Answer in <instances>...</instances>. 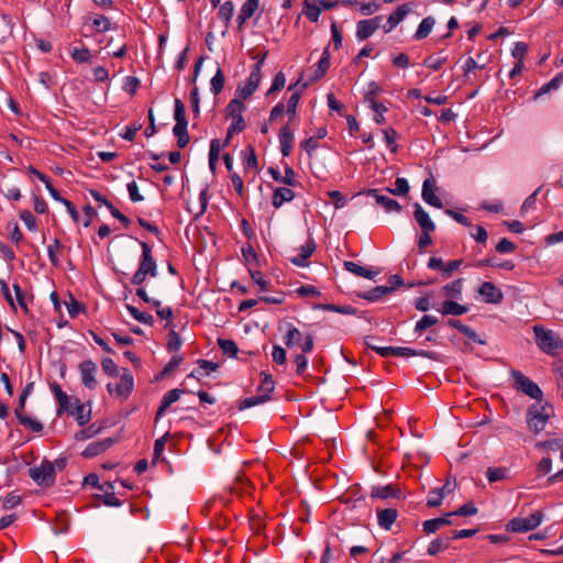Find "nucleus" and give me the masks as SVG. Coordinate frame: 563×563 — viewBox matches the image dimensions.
Here are the masks:
<instances>
[{"label":"nucleus","instance_id":"1","mask_svg":"<svg viewBox=\"0 0 563 563\" xmlns=\"http://www.w3.org/2000/svg\"><path fill=\"white\" fill-rule=\"evenodd\" d=\"M372 335H367L364 338V343L367 347L378 353L382 357L389 356H401V357H411V356H422L432 361H439V353L434 351H424V350H415L411 347H402V346H377L372 345L369 340H372Z\"/></svg>","mask_w":563,"mask_h":563},{"label":"nucleus","instance_id":"2","mask_svg":"<svg viewBox=\"0 0 563 563\" xmlns=\"http://www.w3.org/2000/svg\"><path fill=\"white\" fill-rule=\"evenodd\" d=\"M532 329L536 335V343L542 352L549 355H556L563 349V341L554 331L545 329L540 324L533 325Z\"/></svg>","mask_w":563,"mask_h":563},{"label":"nucleus","instance_id":"3","mask_svg":"<svg viewBox=\"0 0 563 563\" xmlns=\"http://www.w3.org/2000/svg\"><path fill=\"white\" fill-rule=\"evenodd\" d=\"M552 413L553 407L549 402L541 404L539 401L531 405L527 410L529 429L534 433L543 431Z\"/></svg>","mask_w":563,"mask_h":563},{"label":"nucleus","instance_id":"4","mask_svg":"<svg viewBox=\"0 0 563 563\" xmlns=\"http://www.w3.org/2000/svg\"><path fill=\"white\" fill-rule=\"evenodd\" d=\"M261 376L263 378H262V385L258 387V391L262 394L243 399L239 405L240 410H244V409H247V408H251L256 405H260V404L271 400V398H272L271 394L273 393L274 385H275L273 377H272V375L266 374L265 372H262Z\"/></svg>","mask_w":563,"mask_h":563},{"label":"nucleus","instance_id":"5","mask_svg":"<svg viewBox=\"0 0 563 563\" xmlns=\"http://www.w3.org/2000/svg\"><path fill=\"white\" fill-rule=\"evenodd\" d=\"M543 520V512L541 510H538L533 514H531L527 518H512L510 519L505 528L506 531L515 532V533H521V532H528L532 531L536 528H538Z\"/></svg>","mask_w":563,"mask_h":563},{"label":"nucleus","instance_id":"6","mask_svg":"<svg viewBox=\"0 0 563 563\" xmlns=\"http://www.w3.org/2000/svg\"><path fill=\"white\" fill-rule=\"evenodd\" d=\"M29 475L38 486L49 487L55 483L56 472L51 461L43 460L40 466L29 468Z\"/></svg>","mask_w":563,"mask_h":563},{"label":"nucleus","instance_id":"7","mask_svg":"<svg viewBox=\"0 0 563 563\" xmlns=\"http://www.w3.org/2000/svg\"><path fill=\"white\" fill-rule=\"evenodd\" d=\"M510 375L514 378V387L516 389L538 401L542 399L543 393L534 382L517 369H511Z\"/></svg>","mask_w":563,"mask_h":563},{"label":"nucleus","instance_id":"8","mask_svg":"<svg viewBox=\"0 0 563 563\" xmlns=\"http://www.w3.org/2000/svg\"><path fill=\"white\" fill-rule=\"evenodd\" d=\"M174 118L176 120V124L173 129L174 135L177 141H189V134L187 131V119H186V108L180 99L175 100V112Z\"/></svg>","mask_w":563,"mask_h":563},{"label":"nucleus","instance_id":"9","mask_svg":"<svg viewBox=\"0 0 563 563\" xmlns=\"http://www.w3.org/2000/svg\"><path fill=\"white\" fill-rule=\"evenodd\" d=\"M26 399L24 395H20L18 406L14 409V415L20 424L29 427L34 432H41L43 430V423L36 419H32L31 417L24 413Z\"/></svg>","mask_w":563,"mask_h":563},{"label":"nucleus","instance_id":"10","mask_svg":"<svg viewBox=\"0 0 563 563\" xmlns=\"http://www.w3.org/2000/svg\"><path fill=\"white\" fill-rule=\"evenodd\" d=\"M140 245L142 249V255L139 268L147 273L151 277L157 276V264L153 257L152 247L144 241L140 242Z\"/></svg>","mask_w":563,"mask_h":563},{"label":"nucleus","instance_id":"11","mask_svg":"<svg viewBox=\"0 0 563 563\" xmlns=\"http://www.w3.org/2000/svg\"><path fill=\"white\" fill-rule=\"evenodd\" d=\"M360 195H367L375 199V201L382 206L387 212H400L401 206L396 201L395 199L390 198L389 196L382 195L378 189H367L360 191L355 196Z\"/></svg>","mask_w":563,"mask_h":563},{"label":"nucleus","instance_id":"12","mask_svg":"<svg viewBox=\"0 0 563 563\" xmlns=\"http://www.w3.org/2000/svg\"><path fill=\"white\" fill-rule=\"evenodd\" d=\"M49 388L58 402L57 416H60L64 411L75 413L71 409L74 406V398H70L66 393H64L56 382L51 383Z\"/></svg>","mask_w":563,"mask_h":563},{"label":"nucleus","instance_id":"13","mask_svg":"<svg viewBox=\"0 0 563 563\" xmlns=\"http://www.w3.org/2000/svg\"><path fill=\"white\" fill-rule=\"evenodd\" d=\"M119 441V438H107L100 441H93L87 445V448L81 452V456L85 459L95 457L108 449H110L113 444Z\"/></svg>","mask_w":563,"mask_h":563},{"label":"nucleus","instance_id":"14","mask_svg":"<svg viewBox=\"0 0 563 563\" xmlns=\"http://www.w3.org/2000/svg\"><path fill=\"white\" fill-rule=\"evenodd\" d=\"M79 371L82 385L89 389H95L97 386V380L95 378L97 364L91 360H86L79 364Z\"/></svg>","mask_w":563,"mask_h":563},{"label":"nucleus","instance_id":"15","mask_svg":"<svg viewBox=\"0 0 563 563\" xmlns=\"http://www.w3.org/2000/svg\"><path fill=\"white\" fill-rule=\"evenodd\" d=\"M382 16H375L368 20H361L356 25V38L364 41L368 38L379 27Z\"/></svg>","mask_w":563,"mask_h":563},{"label":"nucleus","instance_id":"16","mask_svg":"<svg viewBox=\"0 0 563 563\" xmlns=\"http://www.w3.org/2000/svg\"><path fill=\"white\" fill-rule=\"evenodd\" d=\"M134 389L133 375L128 368H122L120 383L115 385V395L128 399Z\"/></svg>","mask_w":563,"mask_h":563},{"label":"nucleus","instance_id":"17","mask_svg":"<svg viewBox=\"0 0 563 563\" xmlns=\"http://www.w3.org/2000/svg\"><path fill=\"white\" fill-rule=\"evenodd\" d=\"M478 292L484 297L487 303H500L504 299L503 291L492 282H484Z\"/></svg>","mask_w":563,"mask_h":563},{"label":"nucleus","instance_id":"18","mask_svg":"<svg viewBox=\"0 0 563 563\" xmlns=\"http://www.w3.org/2000/svg\"><path fill=\"white\" fill-rule=\"evenodd\" d=\"M435 189L437 187L434 180L432 178H427L422 185L421 196L426 203L440 209L443 207V203L441 199L435 195Z\"/></svg>","mask_w":563,"mask_h":563},{"label":"nucleus","instance_id":"19","mask_svg":"<svg viewBox=\"0 0 563 563\" xmlns=\"http://www.w3.org/2000/svg\"><path fill=\"white\" fill-rule=\"evenodd\" d=\"M187 393L185 389L174 388L166 393L161 401V405L155 415V421L165 415L170 405L176 402L183 394Z\"/></svg>","mask_w":563,"mask_h":563},{"label":"nucleus","instance_id":"20","mask_svg":"<svg viewBox=\"0 0 563 563\" xmlns=\"http://www.w3.org/2000/svg\"><path fill=\"white\" fill-rule=\"evenodd\" d=\"M317 250V244L312 238H309L308 241L300 247V252L297 256L292 257L290 261L296 266H307L308 258L314 253Z\"/></svg>","mask_w":563,"mask_h":563},{"label":"nucleus","instance_id":"21","mask_svg":"<svg viewBox=\"0 0 563 563\" xmlns=\"http://www.w3.org/2000/svg\"><path fill=\"white\" fill-rule=\"evenodd\" d=\"M410 8L408 4L398 7L387 19V23L383 26L385 33L391 32L409 13Z\"/></svg>","mask_w":563,"mask_h":563},{"label":"nucleus","instance_id":"22","mask_svg":"<svg viewBox=\"0 0 563 563\" xmlns=\"http://www.w3.org/2000/svg\"><path fill=\"white\" fill-rule=\"evenodd\" d=\"M413 207V217L418 222L419 227L421 228V230H435L434 222L431 220L429 213L421 207V205L419 202H416Z\"/></svg>","mask_w":563,"mask_h":563},{"label":"nucleus","instance_id":"23","mask_svg":"<svg viewBox=\"0 0 563 563\" xmlns=\"http://www.w3.org/2000/svg\"><path fill=\"white\" fill-rule=\"evenodd\" d=\"M398 517V511L395 508H386L377 510V521L380 528L389 530Z\"/></svg>","mask_w":563,"mask_h":563},{"label":"nucleus","instance_id":"24","mask_svg":"<svg viewBox=\"0 0 563 563\" xmlns=\"http://www.w3.org/2000/svg\"><path fill=\"white\" fill-rule=\"evenodd\" d=\"M299 80L290 86L288 88V90H292V93L290 95L288 101H287V113L291 117H295L296 114V109H297V106H298V102H299V99H300V96H301V91L302 89H305L307 87V84H303L300 88L298 87L299 86Z\"/></svg>","mask_w":563,"mask_h":563},{"label":"nucleus","instance_id":"25","mask_svg":"<svg viewBox=\"0 0 563 563\" xmlns=\"http://www.w3.org/2000/svg\"><path fill=\"white\" fill-rule=\"evenodd\" d=\"M294 198L295 192L290 188L278 187L273 192L272 205L279 208L284 202L291 201Z\"/></svg>","mask_w":563,"mask_h":563},{"label":"nucleus","instance_id":"26","mask_svg":"<svg viewBox=\"0 0 563 563\" xmlns=\"http://www.w3.org/2000/svg\"><path fill=\"white\" fill-rule=\"evenodd\" d=\"M400 496V489L394 485L376 486L373 487L371 497L387 499L389 497L398 498Z\"/></svg>","mask_w":563,"mask_h":563},{"label":"nucleus","instance_id":"27","mask_svg":"<svg viewBox=\"0 0 563 563\" xmlns=\"http://www.w3.org/2000/svg\"><path fill=\"white\" fill-rule=\"evenodd\" d=\"M343 266L347 272H350L356 276L367 278V279H374L375 276L377 275V272L367 269L352 261H345L343 263Z\"/></svg>","mask_w":563,"mask_h":563},{"label":"nucleus","instance_id":"28","mask_svg":"<svg viewBox=\"0 0 563 563\" xmlns=\"http://www.w3.org/2000/svg\"><path fill=\"white\" fill-rule=\"evenodd\" d=\"M440 311L444 316H462L468 311V307L454 300H445L442 303V309Z\"/></svg>","mask_w":563,"mask_h":563},{"label":"nucleus","instance_id":"29","mask_svg":"<svg viewBox=\"0 0 563 563\" xmlns=\"http://www.w3.org/2000/svg\"><path fill=\"white\" fill-rule=\"evenodd\" d=\"M104 428H107L104 422L99 426L97 423H91L88 427L80 429L75 434V439L77 441L88 440V439L93 438L95 435L99 434Z\"/></svg>","mask_w":563,"mask_h":563},{"label":"nucleus","instance_id":"30","mask_svg":"<svg viewBox=\"0 0 563 563\" xmlns=\"http://www.w3.org/2000/svg\"><path fill=\"white\" fill-rule=\"evenodd\" d=\"M75 411L77 423L80 427L86 426L90 419H91V409H89L87 412L85 411V405L80 404V400L78 398H74V406L71 408Z\"/></svg>","mask_w":563,"mask_h":563},{"label":"nucleus","instance_id":"31","mask_svg":"<svg viewBox=\"0 0 563 563\" xmlns=\"http://www.w3.org/2000/svg\"><path fill=\"white\" fill-rule=\"evenodd\" d=\"M261 82V79L254 78L250 75L247 82L245 86L241 87L239 86L236 89V96L241 99H247L251 97L257 89L258 85Z\"/></svg>","mask_w":563,"mask_h":563},{"label":"nucleus","instance_id":"32","mask_svg":"<svg viewBox=\"0 0 563 563\" xmlns=\"http://www.w3.org/2000/svg\"><path fill=\"white\" fill-rule=\"evenodd\" d=\"M229 143H210L209 151V168L212 175L217 174V164L219 161L220 152L228 145Z\"/></svg>","mask_w":563,"mask_h":563},{"label":"nucleus","instance_id":"33","mask_svg":"<svg viewBox=\"0 0 563 563\" xmlns=\"http://www.w3.org/2000/svg\"><path fill=\"white\" fill-rule=\"evenodd\" d=\"M434 24H435L434 18H432V16L424 18L418 25V29L413 35V38L417 41L426 38L431 33Z\"/></svg>","mask_w":563,"mask_h":563},{"label":"nucleus","instance_id":"34","mask_svg":"<svg viewBox=\"0 0 563 563\" xmlns=\"http://www.w3.org/2000/svg\"><path fill=\"white\" fill-rule=\"evenodd\" d=\"M464 278H457L443 286L442 290L449 298L459 299L462 295Z\"/></svg>","mask_w":563,"mask_h":563},{"label":"nucleus","instance_id":"35","mask_svg":"<svg viewBox=\"0 0 563 563\" xmlns=\"http://www.w3.org/2000/svg\"><path fill=\"white\" fill-rule=\"evenodd\" d=\"M448 517L449 516L445 515L444 517H439V518H433V519L426 520L422 523L423 531L427 534H430V533H434L435 531H438L443 526L451 525V521L448 519Z\"/></svg>","mask_w":563,"mask_h":563},{"label":"nucleus","instance_id":"36","mask_svg":"<svg viewBox=\"0 0 563 563\" xmlns=\"http://www.w3.org/2000/svg\"><path fill=\"white\" fill-rule=\"evenodd\" d=\"M243 100L240 97L232 99L225 108L227 114L232 119L243 118L242 113L246 109Z\"/></svg>","mask_w":563,"mask_h":563},{"label":"nucleus","instance_id":"37","mask_svg":"<svg viewBox=\"0 0 563 563\" xmlns=\"http://www.w3.org/2000/svg\"><path fill=\"white\" fill-rule=\"evenodd\" d=\"M242 154L245 169H256L258 167L257 156L252 144H249L246 148L242 151Z\"/></svg>","mask_w":563,"mask_h":563},{"label":"nucleus","instance_id":"38","mask_svg":"<svg viewBox=\"0 0 563 563\" xmlns=\"http://www.w3.org/2000/svg\"><path fill=\"white\" fill-rule=\"evenodd\" d=\"M388 294H390V292L387 289V286H376L375 288H373L368 291L358 292L357 296L360 298H363L365 300L373 302V301H377L378 299H380L382 297H384L385 295H388Z\"/></svg>","mask_w":563,"mask_h":563},{"label":"nucleus","instance_id":"39","mask_svg":"<svg viewBox=\"0 0 563 563\" xmlns=\"http://www.w3.org/2000/svg\"><path fill=\"white\" fill-rule=\"evenodd\" d=\"M184 361V357L181 355H174L167 365L155 375V380H161L168 376L172 372H174Z\"/></svg>","mask_w":563,"mask_h":563},{"label":"nucleus","instance_id":"40","mask_svg":"<svg viewBox=\"0 0 563 563\" xmlns=\"http://www.w3.org/2000/svg\"><path fill=\"white\" fill-rule=\"evenodd\" d=\"M439 319L431 314H424L415 325V333L421 335L428 328L435 325Z\"/></svg>","mask_w":563,"mask_h":563},{"label":"nucleus","instance_id":"41","mask_svg":"<svg viewBox=\"0 0 563 563\" xmlns=\"http://www.w3.org/2000/svg\"><path fill=\"white\" fill-rule=\"evenodd\" d=\"M218 345L229 357H238L239 347L233 340L230 339H218Z\"/></svg>","mask_w":563,"mask_h":563},{"label":"nucleus","instance_id":"42","mask_svg":"<svg viewBox=\"0 0 563 563\" xmlns=\"http://www.w3.org/2000/svg\"><path fill=\"white\" fill-rule=\"evenodd\" d=\"M126 310L139 322H142L147 325L154 324V318L152 314H150L147 312L140 311L137 308H135L134 306H131V305H126Z\"/></svg>","mask_w":563,"mask_h":563},{"label":"nucleus","instance_id":"43","mask_svg":"<svg viewBox=\"0 0 563 563\" xmlns=\"http://www.w3.org/2000/svg\"><path fill=\"white\" fill-rule=\"evenodd\" d=\"M319 309L334 311L343 314H357V309L349 305L338 306L334 303H319Z\"/></svg>","mask_w":563,"mask_h":563},{"label":"nucleus","instance_id":"44","mask_svg":"<svg viewBox=\"0 0 563 563\" xmlns=\"http://www.w3.org/2000/svg\"><path fill=\"white\" fill-rule=\"evenodd\" d=\"M323 446L327 450V456L322 457L319 454V463L324 462V461H331V459L338 451L336 439L332 435L327 437L323 441Z\"/></svg>","mask_w":563,"mask_h":563},{"label":"nucleus","instance_id":"45","mask_svg":"<svg viewBox=\"0 0 563 563\" xmlns=\"http://www.w3.org/2000/svg\"><path fill=\"white\" fill-rule=\"evenodd\" d=\"M451 540V538H437L432 540L428 547L427 553L429 555H437L441 550L449 548Z\"/></svg>","mask_w":563,"mask_h":563},{"label":"nucleus","instance_id":"46","mask_svg":"<svg viewBox=\"0 0 563 563\" xmlns=\"http://www.w3.org/2000/svg\"><path fill=\"white\" fill-rule=\"evenodd\" d=\"M325 195L335 209H341L347 203V198L339 190H329Z\"/></svg>","mask_w":563,"mask_h":563},{"label":"nucleus","instance_id":"47","mask_svg":"<svg viewBox=\"0 0 563 563\" xmlns=\"http://www.w3.org/2000/svg\"><path fill=\"white\" fill-rule=\"evenodd\" d=\"M563 82V74H558L554 78H552L549 82L544 84L536 93V97L541 95H545L551 90L558 89L560 85Z\"/></svg>","mask_w":563,"mask_h":563},{"label":"nucleus","instance_id":"48","mask_svg":"<svg viewBox=\"0 0 563 563\" xmlns=\"http://www.w3.org/2000/svg\"><path fill=\"white\" fill-rule=\"evenodd\" d=\"M478 512L477 507L473 501H467L464 505H462L459 509L455 511L446 514V516H474Z\"/></svg>","mask_w":563,"mask_h":563},{"label":"nucleus","instance_id":"49","mask_svg":"<svg viewBox=\"0 0 563 563\" xmlns=\"http://www.w3.org/2000/svg\"><path fill=\"white\" fill-rule=\"evenodd\" d=\"M93 497L101 500L106 506L120 507L122 501L115 497L114 492H106L103 495L95 494Z\"/></svg>","mask_w":563,"mask_h":563},{"label":"nucleus","instance_id":"50","mask_svg":"<svg viewBox=\"0 0 563 563\" xmlns=\"http://www.w3.org/2000/svg\"><path fill=\"white\" fill-rule=\"evenodd\" d=\"M245 129V122L243 118L232 119L230 126L228 128L224 141H230L235 133L242 132Z\"/></svg>","mask_w":563,"mask_h":563},{"label":"nucleus","instance_id":"51","mask_svg":"<svg viewBox=\"0 0 563 563\" xmlns=\"http://www.w3.org/2000/svg\"><path fill=\"white\" fill-rule=\"evenodd\" d=\"M224 74L222 69L219 67L217 69L216 75L211 79V91L213 92L214 96L219 95L222 91L224 87Z\"/></svg>","mask_w":563,"mask_h":563},{"label":"nucleus","instance_id":"52","mask_svg":"<svg viewBox=\"0 0 563 563\" xmlns=\"http://www.w3.org/2000/svg\"><path fill=\"white\" fill-rule=\"evenodd\" d=\"M234 12V4L232 1H225L219 9V18L224 21L225 26L229 25Z\"/></svg>","mask_w":563,"mask_h":563},{"label":"nucleus","instance_id":"53","mask_svg":"<svg viewBox=\"0 0 563 563\" xmlns=\"http://www.w3.org/2000/svg\"><path fill=\"white\" fill-rule=\"evenodd\" d=\"M68 313L71 318H76L80 312H85L86 308L73 295L69 294V302L66 303Z\"/></svg>","mask_w":563,"mask_h":563},{"label":"nucleus","instance_id":"54","mask_svg":"<svg viewBox=\"0 0 563 563\" xmlns=\"http://www.w3.org/2000/svg\"><path fill=\"white\" fill-rule=\"evenodd\" d=\"M507 472L506 467H488L486 476L490 483H494L506 478Z\"/></svg>","mask_w":563,"mask_h":563},{"label":"nucleus","instance_id":"55","mask_svg":"<svg viewBox=\"0 0 563 563\" xmlns=\"http://www.w3.org/2000/svg\"><path fill=\"white\" fill-rule=\"evenodd\" d=\"M409 184L407 179L398 177L395 180V188L394 189H387L390 194L395 196H404L409 192Z\"/></svg>","mask_w":563,"mask_h":563},{"label":"nucleus","instance_id":"56","mask_svg":"<svg viewBox=\"0 0 563 563\" xmlns=\"http://www.w3.org/2000/svg\"><path fill=\"white\" fill-rule=\"evenodd\" d=\"M63 247L60 241L56 238L54 239L53 241V244H51L48 247H47V253H48V257H49V261L52 263L53 266L57 267L59 265V258L57 256V252Z\"/></svg>","mask_w":563,"mask_h":563},{"label":"nucleus","instance_id":"57","mask_svg":"<svg viewBox=\"0 0 563 563\" xmlns=\"http://www.w3.org/2000/svg\"><path fill=\"white\" fill-rule=\"evenodd\" d=\"M181 343L183 341L180 335L175 330H170L168 333V340L166 344L167 350L169 352H176L180 349Z\"/></svg>","mask_w":563,"mask_h":563},{"label":"nucleus","instance_id":"58","mask_svg":"<svg viewBox=\"0 0 563 563\" xmlns=\"http://www.w3.org/2000/svg\"><path fill=\"white\" fill-rule=\"evenodd\" d=\"M301 336L302 334L297 328L290 327L285 338V344L288 347H291L295 344H299L301 341Z\"/></svg>","mask_w":563,"mask_h":563},{"label":"nucleus","instance_id":"59","mask_svg":"<svg viewBox=\"0 0 563 563\" xmlns=\"http://www.w3.org/2000/svg\"><path fill=\"white\" fill-rule=\"evenodd\" d=\"M382 88L376 81H371L367 86V89L364 93V100L367 103L376 101V97L380 93Z\"/></svg>","mask_w":563,"mask_h":563},{"label":"nucleus","instance_id":"60","mask_svg":"<svg viewBox=\"0 0 563 563\" xmlns=\"http://www.w3.org/2000/svg\"><path fill=\"white\" fill-rule=\"evenodd\" d=\"M101 366H102L103 372L107 375H109L111 377L118 376L119 368H118V365L113 362L112 358H110V357L102 358Z\"/></svg>","mask_w":563,"mask_h":563},{"label":"nucleus","instance_id":"61","mask_svg":"<svg viewBox=\"0 0 563 563\" xmlns=\"http://www.w3.org/2000/svg\"><path fill=\"white\" fill-rule=\"evenodd\" d=\"M71 57L73 59H75L77 63H88L90 62V58H91V53L89 51V48H74L73 52H71Z\"/></svg>","mask_w":563,"mask_h":563},{"label":"nucleus","instance_id":"62","mask_svg":"<svg viewBox=\"0 0 563 563\" xmlns=\"http://www.w3.org/2000/svg\"><path fill=\"white\" fill-rule=\"evenodd\" d=\"M20 219L25 223L26 228L30 231L37 230V223L35 217L32 214L30 210H23L20 212Z\"/></svg>","mask_w":563,"mask_h":563},{"label":"nucleus","instance_id":"63","mask_svg":"<svg viewBox=\"0 0 563 563\" xmlns=\"http://www.w3.org/2000/svg\"><path fill=\"white\" fill-rule=\"evenodd\" d=\"M516 244L510 240L503 238L496 245L495 250L499 254L512 253L516 250Z\"/></svg>","mask_w":563,"mask_h":563},{"label":"nucleus","instance_id":"64","mask_svg":"<svg viewBox=\"0 0 563 563\" xmlns=\"http://www.w3.org/2000/svg\"><path fill=\"white\" fill-rule=\"evenodd\" d=\"M258 5H260V0H246L242 8H241V13L245 16H247L249 19L252 18V15L255 13V11L258 9Z\"/></svg>","mask_w":563,"mask_h":563}]
</instances>
